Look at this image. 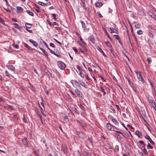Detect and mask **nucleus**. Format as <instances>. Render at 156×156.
I'll return each instance as SVG.
<instances>
[{"label": "nucleus", "mask_w": 156, "mask_h": 156, "mask_svg": "<svg viewBox=\"0 0 156 156\" xmlns=\"http://www.w3.org/2000/svg\"><path fill=\"white\" fill-rule=\"evenodd\" d=\"M17 11L16 12L17 13L22 12L23 10V9L20 6H17L16 7Z\"/></svg>", "instance_id": "10"}, {"label": "nucleus", "mask_w": 156, "mask_h": 156, "mask_svg": "<svg viewBox=\"0 0 156 156\" xmlns=\"http://www.w3.org/2000/svg\"><path fill=\"white\" fill-rule=\"evenodd\" d=\"M14 47L17 49L19 48V46L18 45L13 44V45Z\"/></svg>", "instance_id": "59"}, {"label": "nucleus", "mask_w": 156, "mask_h": 156, "mask_svg": "<svg viewBox=\"0 0 156 156\" xmlns=\"http://www.w3.org/2000/svg\"><path fill=\"white\" fill-rule=\"evenodd\" d=\"M5 74L6 75V76H9V72L7 71L6 70L5 71Z\"/></svg>", "instance_id": "51"}, {"label": "nucleus", "mask_w": 156, "mask_h": 156, "mask_svg": "<svg viewBox=\"0 0 156 156\" xmlns=\"http://www.w3.org/2000/svg\"><path fill=\"white\" fill-rule=\"evenodd\" d=\"M149 102L150 103H151V104H153V103L154 102V101L152 99H149Z\"/></svg>", "instance_id": "48"}, {"label": "nucleus", "mask_w": 156, "mask_h": 156, "mask_svg": "<svg viewBox=\"0 0 156 156\" xmlns=\"http://www.w3.org/2000/svg\"><path fill=\"white\" fill-rule=\"evenodd\" d=\"M74 111L78 114H79V112L77 110V109L76 108H75L74 109Z\"/></svg>", "instance_id": "58"}, {"label": "nucleus", "mask_w": 156, "mask_h": 156, "mask_svg": "<svg viewBox=\"0 0 156 156\" xmlns=\"http://www.w3.org/2000/svg\"><path fill=\"white\" fill-rule=\"evenodd\" d=\"M76 134L80 137H83V133L80 131H76Z\"/></svg>", "instance_id": "16"}, {"label": "nucleus", "mask_w": 156, "mask_h": 156, "mask_svg": "<svg viewBox=\"0 0 156 156\" xmlns=\"http://www.w3.org/2000/svg\"><path fill=\"white\" fill-rule=\"evenodd\" d=\"M26 12L30 16H34V14L33 13L31 12V11L29 10H27L26 11Z\"/></svg>", "instance_id": "22"}, {"label": "nucleus", "mask_w": 156, "mask_h": 156, "mask_svg": "<svg viewBox=\"0 0 156 156\" xmlns=\"http://www.w3.org/2000/svg\"><path fill=\"white\" fill-rule=\"evenodd\" d=\"M113 130L114 131H115V132H116V133H120V134H121L122 135H123V136H124L123 134L122 133H121V132L118 131V130H114V129H113Z\"/></svg>", "instance_id": "42"}, {"label": "nucleus", "mask_w": 156, "mask_h": 156, "mask_svg": "<svg viewBox=\"0 0 156 156\" xmlns=\"http://www.w3.org/2000/svg\"><path fill=\"white\" fill-rule=\"evenodd\" d=\"M108 31L111 33H118V31L115 28L111 27L110 28Z\"/></svg>", "instance_id": "4"}, {"label": "nucleus", "mask_w": 156, "mask_h": 156, "mask_svg": "<svg viewBox=\"0 0 156 156\" xmlns=\"http://www.w3.org/2000/svg\"><path fill=\"white\" fill-rule=\"evenodd\" d=\"M97 13L99 17H100V18H101L103 17V16L101 14L99 11H98L97 12Z\"/></svg>", "instance_id": "41"}, {"label": "nucleus", "mask_w": 156, "mask_h": 156, "mask_svg": "<svg viewBox=\"0 0 156 156\" xmlns=\"http://www.w3.org/2000/svg\"><path fill=\"white\" fill-rule=\"evenodd\" d=\"M85 156H91L88 153H86L85 155Z\"/></svg>", "instance_id": "64"}, {"label": "nucleus", "mask_w": 156, "mask_h": 156, "mask_svg": "<svg viewBox=\"0 0 156 156\" xmlns=\"http://www.w3.org/2000/svg\"><path fill=\"white\" fill-rule=\"evenodd\" d=\"M106 127L109 130H113L114 129V126L111 125L109 123H108L106 124Z\"/></svg>", "instance_id": "2"}, {"label": "nucleus", "mask_w": 156, "mask_h": 156, "mask_svg": "<svg viewBox=\"0 0 156 156\" xmlns=\"http://www.w3.org/2000/svg\"><path fill=\"white\" fill-rule=\"evenodd\" d=\"M114 36H116V37H115V39L117 40H118L119 42L120 43V40L119 39V36L117 35H115Z\"/></svg>", "instance_id": "31"}, {"label": "nucleus", "mask_w": 156, "mask_h": 156, "mask_svg": "<svg viewBox=\"0 0 156 156\" xmlns=\"http://www.w3.org/2000/svg\"><path fill=\"white\" fill-rule=\"evenodd\" d=\"M29 41L30 43H32L34 46L37 47L38 46V44L36 41L31 39H30Z\"/></svg>", "instance_id": "8"}, {"label": "nucleus", "mask_w": 156, "mask_h": 156, "mask_svg": "<svg viewBox=\"0 0 156 156\" xmlns=\"http://www.w3.org/2000/svg\"><path fill=\"white\" fill-rule=\"evenodd\" d=\"M147 149H153V147L152 146H151V144L149 143H148V145H147Z\"/></svg>", "instance_id": "27"}, {"label": "nucleus", "mask_w": 156, "mask_h": 156, "mask_svg": "<svg viewBox=\"0 0 156 156\" xmlns=\"http://www.w3.org/2000/svg\"><path fill=\"white\" fill-rule=\"evenodd\" d=\"M38 3L39 5L43 6H44L46 5V4L42 2H39Z\"/></svg>", "instance_id": "26"}, {"label": "nucleus", "mask_w": 156, "mask_h": 156, "mask_svg": "<svg viewBox=\"0 0 156 156\" xmlns=\"http://www.w3.org/2000/svg\"><path fill=\"white\" fill-rule=\"evenodd\" d=\"M7 108H9L10 109H13V107L12 106L8 105L7 106Z\"/></svg>", "instance_id": "53"}, {"label": "nucleus", "mask_w": 156, "mask_h": 156, "mask_svg": "<svg viewBox=\"0 0 156 156\" xmlns=\"http://www.w3.org/2000/svg\"><path fill=\"white\" fill-rule=\"evenodd\" d=\"M112 121L116 125H118L119 123L115 119H112Z\"/></svg>", "instance_id": "19"}, {"label": "nucleus", "mask_w": 156, "mask_h": 156, "mask_svg": "<svg viewBox=\"0 0 156 156\" xmlns=\"http://www.w3.org/2000/svg\"><path fill=\"white\" fill-rule=\"evenodd\" d=\"M54 54L58 57H60L61 56L60 54L58 51H57L55 52V54Z\"/></svg>", "instance_id": "29"}, {"label": "nucleus", "mask_w": 156, "mask_h": 156, "mask_svg": "<svg viewBox=\"0 0 156 156\" xmlns=\"http://www.w3.org/2000/svg\"><path fill=\"white\" fill-rule=\"evenodd\" d=\"M26 27L27 28H30L31 27V25L28 23H26L25 24Z\"/></svg>", "instance_id": "23"}, {"label": "nucleus", "mask_w": 156, "mask_h": 156, "mask_svg": "<svg viewBox=\"0 0 156 156\" xmlns=\"http://www.w3.org/2000/svg\"><path fill=\"white\" fill-rule=\"evenodd\" d=\"M97 49L100 52L102 53L104 56L107 57L105 53L101 48L98 47L97 48Z\"/></svg>", "instance_id": "12"}, {"label": "nucleus", "mask_w": 156, "mask_h": 156, "mask_svg": "<svg viewBox=\"0 0 156 156\" xmlns=\"http://www.w3.org/2000/svg\"><path fill=\"white\" fill-rule=\"evenodd\" d=\"M115 148L117 151H119V147L118 145L115 146Z\"/></svg>", "instance_id": "55"}, {"label": "nucleus", "mask_w": 156, "mask_h": 156, "mask_svg": "<svg viewBox=\"0 0 156 156\" xmlns=\"http://www.w3.org/2000/svg\"><path fill=\"white\" fill-rule=\"evenodd\" d=\"M140 27V25L139 23L136 24L135 25V27L137 28H139Z\"/></svg>", "instance_id": "39"}, {"label": "nucleus", "mask_w": 156, "mask_h": 156, "mask_svg": "<svg viewBox=\"0 0 156 156\" xmlns=\"http://www.w3.org/2000/svg\"><path fill=\"white\" fill-rule=\"evenodd\" d=\"M79 123L80 125L83 127L84 128L86 127L87 125L86 123L83 122L82 121H80Z\"/></svg>", "instance_id": "18"}, {"label": "nucleus", "mask_w": 156, "mask_h": 156, "mask_svg": "<svg viewBox=\"0 0 156 156\" xmlns=\"http://www.w3.org/2000/svg\"><path fill=\"white\" fill-rule=\"evenodd\" d=\"M107 147L109 149H112V147L111 145L109 143H108L107 144Z\"/></svg>", "instance_id": "47"}, {"label": "nucleus", "mask_w": 156, "mask_h": 156, "mask_svg": "<svg viewBox=\"0 0 156 156\" xmlns=\"http://www.w3.org/2000/svg\"><path fill=\"white\" fill-rule=\"evenodd\" d=\"M151 16L154 19L156 20V16L154 15L153 14Z\"/></svg>", "instance_id": "63"}, {"label": "nucleus", "mask_w": 156, "mask_h": 156, "mask_svg": "<svg viewBox=\"0 0 156 156\" xmlns=\"http://www.w3.org/2000/svg\"><path fill=\"white\" fill-rule=\"evenodd\" d=\"M139 143H140V144H142L143 145L144 143V142L142 140H140L139 141Z\"/></svg>", "instance_id": "62"}, {"label": "nucleus", "mask_w": 156, "mask_h": 156, "mask_svg": "<svg viewBox=\"0 0 156 156\" xmlns=\"http://www.w3.org/2000/svg\"><path fill=\"white\" fill-rule=\"evenodd\" d=\"M44 71L45 73H47V74L48 76H51V73L48 71V70L46 68H45L44 69Z\"/></svg>", "instance_id": "15"}, {"label": "nucleus", "mask_w": 156, "mask_h": 156, "mask_svg": "<svg viewBox=\"0 0 156 156\" xmlns=\"http://www.w3.org/2000/svg\"><path fill=\"white\" fill-rule=\"evenodd\" d=\"M136 73L137 75V76L138 80L141 82H143V78L140 73H138L137 72Z\"/></svg>", "instance_id": "5"}, {"label": "nucleus", "mask_w": 156, "mask_h": 156, "mask_svg": "<svg viewBox=\"0 0 156 156\" xmlns=\"http://www.w3.org/2000/svg\"><path fill=\"white\" fill-rule=\"evenodd\" d=\"M151 105L155 110H156V104L155 102H154L153 104H152Z\"/></svg>", "instance_id": "36"}, {"label": "nucleus", "mask_w": 156, "mask_h": 156, "mask_svg": "<svg viewBox=\"0 0 156 156\" xmlns=\"http://www.w3.org/2000/svg\"><path fill=\"white\" fill-rule=\"evenodd\" d=\"M137 33L138 34H143V32L142 30H139L137 31Z\"/></svg>", "instance_id": "38"}, {"label": "nucleus", "mask_w": 156, "mask_h": 156, "mask_svg": "<svg viewBox=\"0 0 156 156\" xmlns=\"http://www.w3.org/2000/svg\"><path fill=\"white\" fill-rule=\"evenodd\" d=\"M49 45H50V46L52 47L53 48H55L54 44L52 43H50L49 44Z\"/></svg>", "instance_id": "49"}, {"label": "nucleus", "mask_w": 156, "mask_h": 156, "mask_svg": "<svg viewBox=\"0 0 156 156\" xmlns=\"http://www.w3.org/2000/svg\"><path fill=\"white\" fill-rule=\"evenodd\" d=\"M115 135H116L118 136V138L120 140H121L122 139H123L122 137L120 135L117 134V133H116Z\"/></svg>", "instance_id": "40"}, {"label": "nucleus", "mask_w": 156, "mask_h": 156, "mask_svg": "<svg viewBox=\"0 0 156 156\" xmlns=\"http://www.w3.org/2000/svg\"><path fill=\"white\" fill-rule=\"evenodd\" d=\"M54 40L55 41V42L57 43H58V44H59V45H61L62 44V43L59 42V41H58V40H57L56 39H54Z\"/></svg>", "instance_id": "52"}, {"label": "nucleus", "mask_w": 156, "mask_h": 156, "mask_svg": "<svg viewBox=\"0 0 156 156\" xmlns=\"http://www.w3.org/2000/svg\"><path fill=\"white\" fill-rule=\"evenodd\" d=\"M75 92L79 97L81 98L82 97L83 94L78 89H76L75 90Z\"/></svg>", "instance_id": "6"}, {"label": "nucleus", "mask_w": 156, "mask_h": 156, "mask_svg": "<svg viewBox=\"0 0 156 156\" xmlns=\"http://www.w3.org/2000/svg\"><path fill=\"white\" fill-rule=\"evenodd\" d=\"M103 30H104V33L105 34H107L108 33L107 32V31H106V29L105 28H103Z\"/></svg>", "instance_id": "56"}, {"label": "nucleus", "mask_w": 156, "mask_h": 156, "mask_svg": "<svg viewBox=\"0 0 156 156\" xmlns=\"http://www.w3.org/2000/svg\"><path fill=\"white\" fill-rule=\"evenodd\" d=\"M24 118L23 119V121L24 122H26L27 121V120L25 119V117L24 115H23Z\"/></svg>", "instance_id": "60"}, {"label": "nucleus", "mask_w": 156, "mask_h": 156, "mask_svg": "<svg viewBox=\"0 0 156 156\" xmlns=\"http://www.w3.org/2000/svg\"><path fill=\"white\" fill-rule=\"evenodd\" d=\"M73 81H74L75 85H76L77 86L80 87V85H78V84H80V83L75 80H73Z\"/></svg>", "instance_id": "45"}, {"label": "nucleus", "mask_w": 156, "mask_h": 156, "mask_svg": "<svg viewBox=\"0 0 156 156\" xmlns=\"http://www.w3.org/2000/svg\"><path fill=\"white\" fill-rule=\"evenodd\" d=\"M136 135H137L138 136L140 137L141 136V133L139 131H137L136 133Z\"/></svg>", "instance_id": "24"}, {"label": "nucleus", "mask_w": 156, "mask_h": 156, "mask_svg": "<svg viewBox=\"0 0 156 156\" xmlns=\"http://www.w3.org/2000/svg\"><path fill=\"white\" fill-rule=\"evenodd\" d=\"M22 142L25 146H28L29 141L26 138H25L22 139Z\"/></svg>", "instance_id": "7"}, {"label": "nucleus", "mask_w": 156, "mask_h": 156, "mask_svg": "<svg viewBox=\"0 0 156 156\" xmlns=\"http://www.w3.org/2000/svg\"><path fill=\"white\" fill-rule=\"evenodd\" d=\"M81 23L82 24V27L83 28L84 30H86L87 29V28H86V25L85 23L83 21H82L81 22Z\"/></svg>", "instance_id": "17"}, {"label": "nucleus", "mask_w": 156, "mask_h": 156, "mask_svg": "<svg viewBox=\"0 0 156 156\" xmlns=\"http://www.w3.org/2000/svg\"><path fill=\"white\" fill-rule=\"evenodd\" d=\"M101 91L103 93V95L104 96L105 95H106V93H105V91L102 88V87H101Z\"/></svg>", "instance_id": "33"}, {"label": "nucleus", "mask_w": 156, "mask_h": 156, "mask_svg": "<svg viewBox=\"0 0 156 156\" xmlns=\"http://www.w3.org/2000/svg\"><path fill=\"white\" fill-rule=\"evenodd\" d=\"M23 44V45L24 46V47H26L27 48L29 51H32L34 50V49L31 48L30 46H29V45H28L27 44L25 43H24Z\"/></svg>", "instance_id": "9"}, {"label": "nucleus", "mask_w": 156, "mask_h": 156, "mask_svg": "<svg viewBox=\"0 0 156 156\" xmlns=\"http://www.w3.org/2000/svg\"><path fill=\"white\" fill-rule=\"evenodd\" d=\"M26 30L28 32H29L30 33H32L33 31H32V30H29L27 29H26Z\"/></svg>", "instance_id": "61"}, {"label": "nucleus", "mask_w": 156, "mask_h": 156, "mask_svg": "<svg viewBox=\"0 0 156 156\" xmlns=\"http://www.w3.org/2000/svg\"><path fill=\"white\" fill-rule=\"evenodd\" d=\"M102 3L100 2H97L95 4V6L98 7H100L102 6Z\"/></svg>", "instance_id": "11"}, {"label": "nucleus", "mask_w": 156, "mask_h": 156, "mask_svg": "<svg viewBox=\"0 0 156 156\" xmlns=\"http://www.w3.org/2000/svg\"><path fill=\"white\" fill-rule=\"evenodd\" d=\"M144 137L145 139L148 140L149 142L152 145H154V144H155V143L151 139V138L149 136L146 135Z\"/></svg>", "instance_id": "3"}, {"label": "nucleus", "mask_w": 156, "mask_h": 156, "mask_svg": "<svg viewBox=\"0 0 156 156\" xmlns=\"http://www.w3.org/2000/svg\"><path fill=\"white\" fill-rule=\"evenodd\" d=\"M79 106L80 108H81L82 109L83 111H85V110L84 107L83 105H82L81 104H80Z\"/></svg>", "instance_id": "37"}, {"label": "nucleus", "mask_w": 156, "mask_h": 156, "mask_svg": "<svg viewBox=\"0 0 156 156\" xmlns=\"http://www.w3.org/2000/svg\"><path fill=\"white\" fill-rule=\"evenodd\" d=\"M62 150L65 153L67 152V148L66 146H62Z\"/></svg>", "instance_id": "20"}, {"label": "nucleus", "mask_w": 156, "mask_h": 156, "mask_svg": "<svg viewBox=\"0 0 156 156\" xmlns=\"http://www.w3.org/2000/svg\"><path fill=\"white\" fill-rule=\"evenodd\" d=\"M13 25L14 26V27L16 28L17 29L20 30H21V27L18 24L16 23H13Z\"/></svg>", "instance_id": "14"}, {"label": "nucleus", "mask_w": 156, "mask_h": 156, "mask_svg": "<svg viewBox=\"0 0 156 156\" xmlns=\"http://www.w3.org/2000/svg\"><path fill=\"white\" fill-rule=\"evenodd\" d=\"M80 84H81L84 87L86 88H87V86H86L84 82L81 81V83H80Z\"/></svg>", "instance_id": "28"}, {"label": "nucleus", "mask_w": 156, "mask_h": 156, "mask_svg": "<svg viewBox=\"0 0 156 156\" xmlns=\"http://www.w3.org/2000/svg\"><path fill=\"white\" fill-rule=\"evenodd\" d=\"M80 51L83 53H85L87 51V50L86 48H84L83 49H80Z\"/></svg>", "instance_id": "21"}, {"label": "nucleus", "mask_w": 156, "mask_h": 156, "mask_svg": "<svg viewBox=\"0 0 156 156\" xmlns=\"http://www.w3.org/2000/svg\"><path fill=\"white\" fill-rule=\"evenodd\" d=\"M13 117L14 119H18V115H14Z\"/></svg>", "instance_id": "57"}, {"label": "nucleus", "mask_w": 156, "mask_h": 156, "mask_svg": "<svg viewBox=\"0 0 156 156\" xmlns=\"http://www.w3.org/2000/svg\"><path fill=\"white\" fill-rule=\"evenodd\" d=\"M57 65L58 68L62 70H64L66 67L65 64L62 61H58Z\"/></svg>", "instance_id": "1"}, {"label": "nucleus", "mask_w": 156, "mask_h": 156, "mask_svg": "<svg viewBox=\"0 0 156 156\" xmlns=\"http://www.w3.org/2000/svg\"><path fill=\"white\" fill-rule=\"evenodd\" d=\"M147 60L148 62V64H150L151 63L152 60L151 58H147Z\"/></svg>", "instance_id": "35"}, {"label": "nucleus", "mask_w": 156, "mask_h": 156, "mask_svg": "<svg viewBox=\"0 0 156 156\" xmlns=\"http://www.w3.org/2000/svg\"><path fill=\"white\" fill-rule=\"evenodd\" d=\"M73 50L76 53H77L78 52V51L77 50V49L76 48L74 47H73Z\"/></svg>", "instance_id": "54"}, {"label": "nucleus", "mask_w": 156, "mask_h": 156, "mask_svg": "<svg viewBox=\"0 0 156 156\" xmlns=\"http://www.w3.org/2000/svg\"><path fill=\"white\" fill-rule=\"evenodd\" d=\"M43 42L44 45L48 48V50H50V48H49L48 45L46 44V43L44 41H43Z\"/></svg>", "instance_id": "46"}, {"label": "nucleus", "mask_w": 156, "mask_h": 156, "mask_svg": "<svg viewBox=\"0 0 156 156\" xmlns=\"http://www.w3.org/2000/svg\"><path fill=\"white\" fill-rule=\"evenodd\" d=\"M89 38L91 42L93 44H95V39L93 36H90Z\"/></svg>", "instance_id": "13"}, {"label": "nucleus", "mask_w": 156, "mask_h": 156, "mask_svg": "<svg viewBox=\"0 0 156 156\" xmlns=\"http://www.w3.org/2000/svg\"><path fill=\"white\" fill-rule=\"evenodd\" d=\"M64 119H65V120L66 121H68L69 120V119L68 118V116H67V115H65L64 117Z\"/></svg>", "instance_id": "50"}, {"label": "nucleus", "mask_w": 156, "mask_h": 156, "mask_svg": "<svg viewBox=\"0 0 156 156\" xmlns=\"http://www.w3.org/2000/svg\"><path fill=\"white\" fill-rule=\"evenodd\" d=\"M52 16H53V17L54 19V20L55 21H56V20H57V18H56V16H57V15H56V14H55V13H53L52 14Z\"/></svg>", "instance_id": "32"}, {"label": "nucleus", "mask_w": 156, "mask_h": 156, "mask_svg": "<svg viewBox=\"0 0 156 156\" xmlns=\"http://www.w3.org/2000/svg\"><path fill=\"white\" fill-rule=\"evenodd\" d=\"M105 44L109 48L112 47V46L110 43L108 41L105 42Z\"/></svg>", "instance_id": "25"}, {"label": "nucleus", "mask_w": 156, "mask_h": 156, "mask_svg": "<svg viewBox=\"0 0 156 156\" xmlns=\"http://www.w3.org/2000/svg\"><path fill=\"white\" fill-rule=\"evenodd\" d=\"M37 114L39 115V117L40 118L41 121H42V117L41 115L40 114V113L39 111H37Z\"/></svg>", "instance_id": "44"}, {"label": "nucleus", "mask_w": 156, "mask_h": 156, "mask_svg": "<svg viewBox=\"0 0 156 156\" xmlns=\"http://www.w3.org/2000/svg\"><path fill=\"white\" fill-rule=\"evenodd\" d=\"M142 151H143L144 153L146 155H148V153H147V150L145 148H144V149Z\"/></svg>", "instance_id": "43"}, {"label": "nucleus", "mask_w": 156, "mask_h": 156, "mask_svg": "<svg viewBox=\"0 0 156 156\" xmlns=\"http://www.w3.org/2000/svg\"><path fill=\"white\" fill-rule=\"evenodd\" d=\"M42 51L44 53L46 56L48 57V53L44 49L42 50Z\"/></svg>", "instance_id": "30"}, {"label": "nucleus", "mask_w": 156, "mask_h": 156, "mask_svg": "<svg viewBox=\"0 0 156 156\" xmlns=\"http://www.w3.org/2000/svg\"><path fill=\"white\" fill-rule=\"evenodd\" d=\"M80 74L81 77H84V73L82 71L80 72Z\"/></svg>", "instance_id": "34"}]
</instances>
